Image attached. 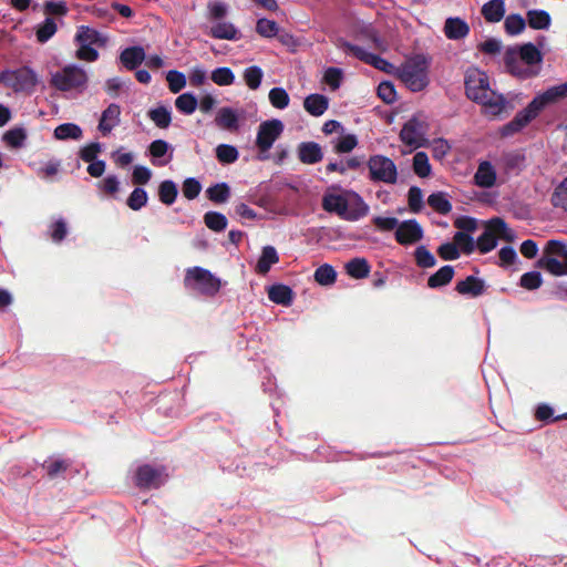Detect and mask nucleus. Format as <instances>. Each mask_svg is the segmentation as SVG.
<instances>
[{
    "mask_svg": "<svg viewBox=\"0 0 567 567\" xmlns=\"http://www.w3.org/2000/svg\"><path fill=\"white\" fill-rule=\"evenodd\" d=\"M58 25L53 18L47 17L45 20L38 25V42L44 43L49 41L56 32Z\"/></svg>",
    "mask_w": 567,
    "mask_h": 567,
    "instance_id": "nucleus-54",
    "label": "nucleus"
},
{
    "mask_svg": "<svg viewBox=\"0 0 567 567\" xmlns=\"http://www.w3.org/2000/svg\"><path fill=\"white\" fill-rule=\"evenodd\" d=\"M476 103L483 105L485 113L496 116L505 110L507 101L504 95L497 94L491 89V94H486L485 99L478 100Z\"/></svg>",
    "mask_w": 567,
    "mask_h": 567,
    "instance_id": "nucleus-23",
    "label": "nucleus"
},
{
    "mask_svg": "<svg viewBox=\"0 0 567 567\" xmlns=\"http://www.w3.org/2000/svg\"><path fill=\"white\" fill-rule=\"evenodd\" d=\"M166 476L164 466L143 464L136 468L134 481L141 489H153L161 487Z\"/></svg>",
    "mask_w": 567,
    "mask_h": 567,
    "instance_id": "nucleus-8",
    "label": "nucleus"
},
{
    "mask_svg": "<svg viewBox=\"0 0 567 567\" xmlns=\"http://www.w3.org/2000/svg\"><path fill=\"white\" fill-rule=\"evenodd\" d=\"M0 83L16 92L24 91L35 84V71L30 68L0 71Z\"/></svg>",
    "mask_w": 567,
    "mask_h": 567,
    "instance_id": "nucleus-10",
    "label": "nucleus"
},
{
    "mask_svg": "<svg viewBox=\"0 0 567 567\" xmlns=\"http://www.w3.org/2000/svg\"><path fill=\"white\" fill-rule=\"evenodd\" d=\"M279 27L276 21L266 18L259 19L256 23V32L264 38L277 35Z\"/></svg>",
    "mask_w": 567,
    "mask_h": 567,
    "instance_id": "nucleus-57",
    "label": "nucleus"
},
{
    "mask_svg": "<svg viewBox=\"0 0 567 567\" xmlns=\"http://www.w3.org/2000/svg\"><path fill=\"white\" fill-rule=\"evenodd\" d=\"M504 28L507 34H520L526 28L525 19L518 13H512L506 17Z\"/></svg>",
    "mask_w": 567,
    "mask_h": 567,
    "instance_id": "nucleus-46",
    "label": "nucleus"
},
{
    "mask_svg": "<svg viewBox=\"0 0 567 567\" xmlns=\"http://www.w3.org/2000/svg\"><path fill=\"white\" fill-rule=\"evenodd\" d=\"M76 41L80 44H97V45H104L105 39L101 35L100 32H97L95 29H92L86 25H81L76 33Z\"/></svg>",
    "mask_w": 567,
    "mask_h": 567,
    "instance_id": "nucleus-34",
    "label": "nucleus"
},
{
    "mask_svg": "<svg viewBox=\"0 0 567 567\" xmlns=\"http://www.w3.org/2000/svg\"><path fill=\"white\" fill-rule=\"evenodd\" d=\"M470 27L461 18H447L444 23V34L450 40H461L468 35Z\"/></svg>",
    "mask_w": 567,
    "mask_h": 567,
    "instance_id": "nucleus-22",
    "label": "nucleus"
},
{
    "mask_svg": "<svg viewBox=\"0 0 567 567\" xmlns=\"http://www.w3.org/2000/svg\"><path fill=\"white\" fill-rule=\"evenodd\" d=\"M279 261L277 250L272 246H265L261 250V255L256 265V272L259 275H266L269 272L272 265Z\"/></svg>",
    "mask_w": 567,
    "mask_h": 567,
    "instance_id": "nucleus-28",
    "label": "nucleus"
},
{
    "mask_svg": "<svg viewBox=\"0 0 567 567\" xmlns=\"http://www.w3.org/2000/svg\"><path fill=\"white\" fill-rule=\"evenodd\" d=\"M2 141L11 148H21L25 144L27 132L22 126L13 127L2 135Z\"/></svg>",
    "mask_w": 567,
    "mask_h": 567,
    "instance_id": "nucleus-36",
    "label": "nucleus"
},
{
    "mask_svg": "<svg viewBox=\"0 0 567 567\" xmlns=\"http://www.w3.org/2000/svg\"><path fill=\"white\" fill-rule=\"evenodd\" d=\"M97 187L105 195L113 196L120 189V181L115 175H107L105 178L97 183Z\"/></svg>",
    "mask_w": 567,
    "mask_h": 567,
    "instance_id": "nucleus-62",
    "label": "nucleus"
},
{
    "mask_svg": "<svg viewBox=\"0 0 567 567\" xmlns=\"http://www.w3.org/2000/svg\"><path fill=\"white\" fill-rule=\"evenodd\" d=\"M284 128V123L277 118L262 122L258 126L256 136V146L259 152L267 153L272 147L274 143L280 137Z\"/></svg>",
    "mask_w": 567,
    "mask_h": 567,
    "instance_id": "nucleus-9",
    "label": "nucleus"
},
{
    "mask_svg": "<svg viewBox=\"0 0 567 567\" xmlns=\"http://www.w3.org/2000/svg\"><path fill=\"white\" fill-rule=\"evenodd\" d=\"M413 171L421 178L431 174V164L425 152H417L413 156Z\"/></svg>",
    "mask_w": 567,
    "mask_h": 567,
    "instance_id": "nucleus-49",
    "label": "nucleus"
},
{
    "mask_svg": "<svg viewBox=\"0 0 567 567\" xmlns=\"http://www.w3.org/2000/svg\"><path fill=\"white\" fill-rule=\"evenodd\" d=\"M204 223L210 230L216 233L223 231L227 227L226 216L218 212H207L204 215Z\"/></svg>",
    "mask_w": 567,
    "mask_h": 567,
    "instance_id": "nucleus-45",
    "label": "nucleus"
},
{
    "mask_svg": "<svg viewBox=\"0 0 567 567\" xmlns=\"http://www.w3.org/2000/svg\"><path fill=\"white\" fill-rule=\"evenodd\" d=\"M453 239L458 250L461 249L465 255H470L475 250L476 245L470 234L457 231Z\"/></svg>",
    "mask_w": 567,
    "mask_h": 567,
    "instance_id": "nucleus-58",
    "label": "nucleus"
},
{
    "mask_svg": "<svg viewBox=\"0 0 567 567\" xmlns=\"http://www.w3.org/2000/svg\"><path fill=\"white\" fill-rule=\"evenodd\" d=\"M414 259L420 268H432L436 264L435 257L425 246H419L414 250Z\"/></svg>",
    "mask_w": 567,
    "mask_h": 567,
    "instance_id": "nucleus-53",
    "label": "nucleus"
},
{
    "mask_svg": "<svg viewBox=\"0 0 567 567\" xmlns=\"http://www.w3.org/2000/svg\"><path fill=\"white\" fill-rule=\"evenodd\" d=\"M329 106V100L322 94H310L303 101L305 110L312 116L322 115Z\"/></svg>",
    "mask_w": 567,
    "mask_h": 567,
    "instance_id": "nucleus-27",
    "label": "nucleus"
},
{
    "mask_svg": "<svg viewBox=\"0 0 567 567\" xmlns=\"http://www.w3.org/2000/svg\"><path fill=\"white\" fill-rule=\"evenodd\" d=\"M520 286L527 290L538 289L543 284V278L538 271H528L520 277Z\"/></svg>",
    "mask_w": 567,
    "mask_h": 567,
    "instance_id": "nucleus-61",
    "label": "nucleus"
},
{
    "mask_svg": "<svg viewBox=\"0 0 567 567\" xmlns=\"http://www.w3.org/2000/svg\"><path fill=\"white\" fill-rule=\"evenodd\" d=\"M517 55L527 65H535L543 61L542 52L530 42L520 45Z\"/></svg>",
    "mask_w": 567,
    "mask_h": 567,
    "instance_id": "nucleus-37",
    "label": "nucleus"
},
{
    "mask_svg": "<svg viewBox=\"0 0 567 567\" xmlns=\"http://www.w3.org/2000/svg\"><path fill=\"white\" fill-rule=\"evenodd\" d=\"M482 16L489 23L499 22L505 16L504 0H489L482 7Z\"/></svg>",
    "mask_w": 567,
    "mask_h": 567,
    "instance_id": "nucleus-26",
    "label": "nucleus"
},
{
    "mask_svg": "<svg viewBox=\"0 0 567 567\" xmlns=\"http://www.w3.org/2000/svg\"><path fill=\"white\" fill-rule=\"evenodd\" d=\"M243 76L250 90H257L261 84L264 72L260 66L251 65L245 69Z\"/></svg>",
    "mask_w": 567,
    "mask_h": 567,
    "instance_id": "nucleus-47",
    "label": "nucleus"
},
{
    "mask_svg": "<svg viewBox=\"0 0 567 567\" xmlns=\"http://www.w3.org/2000/svg\"><path fill=\"white\" fill-rule=\"evenodd\" d=\"M369 178L373 183L393 185L398 182V168L395 163L384 155H372L367 162Z\"/></svg>",
    "mask_w": 567,
    "mask_h": 567,
    "instance_id": "nucleus-6",
    "label": "nucleus"
},
{
    "mask_svg": "<svg viewBox=\"0 0 567 567\" xmlns=\"http://www.w3.org/2000/svg\"><path fill=\"white\" fill-rule=\"evenodd\" d=\"M423 238V229L415 219L400 223L395 231V240L400 245H412Z\"/></svg>",
    "mask_w": 567,
    "mask_h": 567,
    "instance_id": "nucleus-12",
    "label": "nucleus"
},
{
    "mask_svg": "<svg viewBox=\"0 0 567 567\" xmlns=\"http://www.w3.org/2000/svg\"><path fill=\"white\" fill-rule=\"evenodd\" d=\"M182 190L184 197L192 200L199 195L202 190V185L196 178L188 177L184 181Z\"/></svg>",
    "mask_w": 567,
    "mask_h": 567,
    "instance_id": "nucleus-63",
    "label": "nucleus"
},
{
    "mask_svg": "<svg viewBox=\"0 0 567 567\" xmlns=\"http://www.w3.org/2000/svg\"><path fill=\"white\" fill-rule=\"evenodd\" d=\"M550 203L555 208H560L567 213V176L554 189Z\"/></svg>",
    "mask_w": 567,
    "mask_h": 567,
    "instance_id": "nucleus-43",
    "label": "nucleus"
},
{
    "mask_svg": "<svg viewBox=\"0 0 567 567\" xmlns=\"http://www.w3.org/2000/svg\"><path fill=\"white\" fill-rule=\"evenodd\" d=\"M349 208L347 220L354 221L365 217L369 214V206L363 198L353 190L347 192Z\"/></svg>",
    "mask_w": 567,
    "mask_h": 567,
    "instance_id": "nucleus-16",
    "label": "nucleus"
},
{
    "mask_svg": "<svg viewBox=\"0 0 567 567\" xmlns=\"http://www.w3.org/2000/svg\"><path fill=\"white\" fill-rule=\"evenodd\" d=\"M43 11L48 17L52 18L53 16H56V17L65 16L68 13L69 9L64 1H58V2L47 1L43 4Z\"/></svg>",
    "mask_w": 567,
    "mask_h": 567,
    "instance_id": "nucleus-64",
    "label": "nucleus"
},
{
    "mask_svg": "<svg viewBox=\"0 0 567 567\" xmlns=\"http://www.w3.org/2000/svg\"><path fill=\"white\" fill-rule=\"evenodd\" d=\"M465 94L473 102L485 99L491 94L488 76L477 68H471L465 73Z\"/></svg>",
    "mask_w": 567,
    "mask_h": 567,
    "instance_id": "nucleus-7",
    "label": "nucleus"
},
{
    "mask_svg": "<svg viewBox=\"0 0 567 567\" xmlns=\"http://www.w3.org/2000/svg\"><path fill=\"white\" fill-rule=\"evenodd\" d=\"M147 115L159 128H167L172 123V113L166 106L152 109Z\"/></svg>",
    "mask_w": 567,
    "mask_h": 567,
    "instance_id": "nucleus-41",
    "label": "nucleus"
},
{
    "mask_svg": "<svg viewBox=\"0 0 567 567\" xmlns=\"http://www.w3.org/2000/svg\"><path fill=\"white\" fill-rule=\"evenodd\" d=\"M215 123L219 128L236 132L239 128V116L231 107L224 106L218 110Z\"/></svg>",
    "mask_w": 567,
    "mask_h": 567,
    "instance_id": "nucleus-19",
    "label": "nucleus"
},
{
    "mask_svg": "<svg viewBox=\"0 0 567 567\" xmlns=\"http://www.w3.org/2000/svg\"><path fill=\"white\" fill-rule=\"evenodd\" d=\"M537 116L538 115L535 113L533 109H530V105L528 104L525 109L517 112L512 121L503 125V127L501 128V135L503 137L513 136L514 134L520 132Z\"/></svg>",
    "mask_w": 567,
    "mask_h": 567,
    "instance_id": "nucleus-13",
    "label": "nucleus"
},
{
    "mask_svg": "<svg viewBox=\"0 0 567 567\" xmlns=\"http://www.w3.org/2000/svg\"><path fill=\"white\" fill-rule=\"evenodd\" d=\"M166 81L172 93H178L186 86L185 74L176 70H171L167 72Z\"/></svg>",
    "mask_w": 567,
    "mask_h": 567,
    "instance_id": "nucleus-56",
    "label": "nucleus"
},
{
    "mask_svg": "<svg viewBox=\"0 0 567 567\" xmlns=\"http://www.w3.org/2000/svg\"><path fill=\"white\" fill-rule=\"evenodd\" d=\"M567 96V82L551 86L537 94L528 104L537 115L548 105L555 104Z\"/></svg>",
    "mask_w": 567,
    "mask_h": 567,
    "instance_id": "nucleus-11",
    "label": "nucleus"
},
{
    "mask_svg": "<svg viewBox=\"0 0 567 567\" xmlns=\"http://www.w3.org/2000/svg\"><path fill=\"white\" fill-rule=\"evenodd\" d=\"M474 183L482 188H491L496 183V171L491 162L483 161L474 174Z\"/></svg>",
    "mask_w": 567,
    "mask_h": 567,
    "instance_id": "nucleus-18",
    "label": "nucleus"
},
{
    "mask_svg": "<svg viewBox=\"0 0 567 567\" xmlns=\"http://www.w3.org/2000/svg\"><path fill=\"white\" fill-rule=\"evenodd\" d=\"M455 275L454 267L445 265L427 278V287L431 289L447 286Z\"/></svg>",
    "mask_w": 567,
    "mask_h": 567,
    "instance_id": "nucleus-29",
    "label": "nucleus"
},
{
    "mask_svg": "<svg viewBox=\"0 0 567 567\" xmlns=\"http://www.w3.org/2000/svg\"><path fill=\"white\" fill-rule=\"evenodd\" d=\"M378 96L386 104H392L396 101V91L394 84L390 81H383L378 86Z\"/></svg>",
    "mask_w": 567,
    "mask_h": 567,
    "instance_id": "nucleus-60",
    "label": "nucleus"
},
{
    "mask_svg": "<svg viewBox=\"0 0 567 567\" xmlns=\"http://www.w3.org/2000/svg\"><path fill=\"white\" fill-rule=\"evenodd\" d=\"M429 68V58L415 54L396 69V75L410 91L421 92L430 83Z\"/></svg>",
    "mask_w": 567,
    "mask_h": 567,
    "instance_id": "nucleus-1",
    "label": "nucleus"
},
{
    "mask_svg": "<svg viewBox=\"0 0 567 567\" xmlns=\"http://www.w3.org/2000/svg\"><path fill=\"white\" fill-rule=\"evenodd\" d=\"M298 157L303 164H317L322 161L323 154L316 142H302L298 146Z\"/></svg>",
    "mask_w": 567,
    "mask_h": 567,
    "instance_id": "nucleus-20",
    "label": "nucleus"
},
{
    "mask_svg": "<svg viewBox=\"0 0 567 567\" xmlns=\"http://www.w3.org/2000/svg\"><path fill=\"white\" fill-rule=\"evenodd\" d=\"M52 84L60 91L82 93L86 89L87 74L76 65H66L52 75Z\"/></svg>",
    "mask_w": 567,
    "mask_h": 567,
    "instance_id": "nucleus-5",
    "label": "nucleus"
},
{
    "mask_svg": "<svg viewBox=\"0 0 567 567\" xmlns=\"http://www.w3.org/2000/svg\"><path fill=\"white\" fill-rule=\"evenodd\" d=\"M322 208L328 213H336L339 217L347 220L349 208L347 194H326L322 198Z\"/></svg>",
    "mask_w": 567,
    "mask_h": 567,
    "instance_id": "nucleus-14",
    "label": "nucleus"
},
{
    "mask_svg": "<svg viewBox=\"0 0 567 567\" xmlns=\"http://www.w3.org/2000/svg\"><path fill=\"white\" fill-rule=\"evenodd\" d=\"M216 157L221 164H233L238 157V150L228 144H220L216 147Z\"/></svg>",
    "mask_w": 567,
    "mask_h": 567,
    "instance_id": "nucleus-50",
    "label": "nucleus"
},
{
    "mask_svg": "<svg viewBox=\"0 0 567 567\" xmlns=\"http://www.w3.org/2000/svg\"><path fill=\"white\" fill-rule=\"evenodd\" d=\"M210 37L214 39H221V40H238L239 39V31L236 29V27L229 22H218L217 24L213 25L208 32Z\"/></svg>",
    "mask_w": 567,
    "mask_h": 567,
    "instance_id": "nucleus-32",
    "label": "nucleus"
},
{
    "mask_svg": "<svg viewBox=\"0 0 567 567\" xmlns=\"http://www.w3.org/2000/svg\"><path fill=\"white\" fill-rule=\"evenodd\" d=\"M370 270L371 266L365 258H352L346 264L347 274L354 279L367 278Z\"/></svg>",
    "mask_w": 567,
    "mask_h": 567,
    "instance_id": "nucleus-30",
    "label": "nucleus"
},
{
    "mask_svg": "<svg viewBox=\"0 0 567 567\" xmlns=\"http://www.w3.org/2000/svg\"><path fill=\"white\" fill-rule=\"evenodd\" d=\"M427 204L439 214L447 215L452 210V204L444 193H433L427 197Z\"/></svg>",
    "mask_w": 567,
    "mask_h": 567,
    "instance_id": "nucleus-40",
    "label": "nucleus"
},
{
    "mask_svg": "<svg viewBox=\"0 0 567 567\" xmlns=\"http://www.w3.org/2000/svg\"><path fill=\"white\" fill-rule=\"evenodd\" d=\"M210 79L219 86H228L235 82V74L230 68L220 66L212 71Z\"/></svg>",
    "mask_w": 567,
    "mask_h": 567,
    "instance_id": "nucleus-48",
    "label": "nucleus"
},
{
    "mask_svg": "<svg viewBox=\"0 0 567 567\" xmlns=\"http://www.w3.org/2000/svg\"><path fill=\"white\" fill-rule=\"evenodd\" d=\"M268 298L277 305L290 306L293 300V291L289 286L276 284L269 287Z\"/></svg>",
    "mask_w": 567,
    "mask_h": 567,
    "instance_id": "nucleus-25",
    "label": "nucleus"
},
{
    "mask_svg": "<svg viewBox=\"0 0 567 567\" xmlns=\"http://www.w3.org/2000/svg\"><path fill=\"white\" fill-rule=\"evenodd\" d=\"M486 285L482 278L467 276L464 280H460L455 285V291L462 296L476 298L485 292Z\"/></svg>",
    "mask_w": 567,
    "mask_h": 567,
    "instance_id": "nucleus-15",
    "label": "nucleus"
},
{
    "mask_svg": "<svg viewBox=\"0 0 567 567\" xmlns=\"http://www.w3.org/2000/svg\"><path fill=\"white\" fill-rule=\"evenodd\" d=\"M518 59L517 52L514 49H508L504 56L505 66L511 74L523 79L527 78L529 74L527 70L520 65Z\"/></svg>",
    "mask_w": 567,
    "mask_h": 567,
    "instance_id": "nucleus-35",
    "label": "nucleus"
},
{
    "mask_svg": "<svg viewBox=\"0 0 567 567\" xmlns=\"http://www.w3.org/2000/svg\"><path fill=\"white\" fill-rule=\"evenodd\" d=\"M178 189L173 181H164L158 186L159 200L165 205H172L177 197Z\"/></svg>",
    "mask_w": 567,
    "mask_h": 567,
    "instance_id": "nucleus-42",
    "label": "nucleus"
},
{
    "mask_svg": "<svg viewBox=\"0 0 567 567\" xmlns=\"http://www.w3.org/2000/svg\"><path fill=\"white\" fill-rule=\"evenodd\" d=\"M400 138L404 144L409 146H420L422 133L420 132V123L417 120L412 118L403 125L400 132Z\"/></svg>",
    "mask_w": 567,
    "mask_h": 567,
    "instance_id": "nucleus-24",
    "label": "nucleus"
},
{
    "mask_svg": "<svg viewBox=\"0 0 567 567\" xmlns=\"http://www.w3.org/2000/svg\"><path fill=\"white\" fill-rule=\"evenodd\" d=\"M184 284L186 287L196 289L207 297H214L221 287L220 279L215 277L209 270L202 267L188 268L186 270Z\"/></svg>",
    "mask_w": 567,
    "mask_h": 567,
    "instance_id": "nucleus-4",
    "label": "nucleus"
},
{
    "mask_svg": "<svg viewBox=\"0 0 567 567\" xmlns=\"http://www.w3.org/2000/svg\"><path fill=\"white\" fill-rule=\"evenodd\" d=\"M175 106L181 113L189 115L196 111L198 101L193 93L186 92L177 96Z\"/></svg>",
    "mask_w": 567,
    "mask_h": 567,
    "instance_id": "nucleus-38",
    "label": "nucleus"
},
{
    "mask_svg": "<svg viewBox=\"0 0 567 567\" xmlns=\"http://www.w3.org/2000/svg\"><path fill=\"white\" fill-rule=\"evenodd\" d=\"M537 265L553 276H567V243L558 239L548 240L544 248V257Z\"/></svg>",
    "mask_w": 567,
    "mask_h": 567,
    "instance_id": "nucleus-3",
    "label": "nucleus"
},
{
    "mask_svg": "<svg viewBox=\"0 0 567 567\" xmlns=\"http://www.w3.org/2000/svg\"><path fill=\"white\" fill-rule=\"evenodd\" d=\"M408 205H409V209L414 214H417L422 210L423 193L420 187H417V186L410 187L409 193H408Z\"/></svg>",
    "mask_w": 567,
    "mask_h": 567,
    "instance_id": "nucleus-59",
    "label": "nucleus"
},
{
    "mask_svg": "<svg viewBox=\"0 0 567 567\" xmlns=\"http://www.w3.org/2000/svg\"><path fill=\"white\" fill-rule=\"evenodd\" d=\"M121 107L115 103H111L103 112L99 122V131L103 135H107L118 125Z\"/></svg>",
    "mask_w": 567,
    "mask_h": 567,
    "instance_id": "nucleus-17",
    "label": "nucleus"
},
{
    "mask_svg": "<svg viewBox=\"0 0 567 567\" xmlns=\"http://www.w3.org/2000/svg\"><path fill=\"white\" fill-rule=\"evenodd\" d=\"M337 279V272L334 268L328 264L318 267L315 271V280L322 285H332Z\"/></svg>",
    "mask_w": 567,
    "mask_h": 567,
    "instance_id": "nucleus-51",
    "label": "nucleus"
},
{
    "mask_svg": "<svg viewBox=\"0 0 567 567\" xmlns=\"http://www.w3.org/2000/svg\"><path fill=\"white\" fill-rule=\"evenodd\" d=\"M269 102L270 104L279 110H284L289 105L290 97L287 91L282 87H272L269 91Z\"/></svg>",
    "mask_w": 567,
    "mask_h": 567,
    "instance_id": "nucleus-52",
    "label": "nucleus"
},
{
    "mask_svg": "<svg viewBox=\"0 0 567 567\" xmlns=\"http://www.w3.org/2000/svg\"><path fill=\"white\" fill-rule=\"evenodd\" d=\"M145 59V51L140 45L126 48L120 54L121 63L130 71H133L140 66Z\"/></svg>",
    "mask_w": 567,
    "mask_h": 567,
    "instance_id": "nucleus-21",
    "label": "nucleus"
},
{
    "mask_svg": "<svg viewBox=\"0 0 567 567\" xmlns=\"http://www.w3.org/2000/svg\"><path fill=\"white\" fill-rule=\"evenodd\" d=\"M497 238L514 241V231L501 217H493L484 223V231L476 240V248L481 254H487L497 246Z\"/></svg>",
    "mask_w": 567,
    "mask_h": 567,
    "instance_id": "nucleus-2",
    "label": "nucleus"
},
{
    "mask_svg": "<svg viewBox=\"0 0 567 567\" xmlns=\"http://www.w3.org/2000/svg\"><path fill=\"white\" fill-rule=\"evenodd\" d=\"M71 464L70 460L49 458L42 463V468L47 472V476L50 480H54L66 472Z\"/></svg>",
    "mask_w": 567,
    "mask_h": 567,
    "instance_id": "nucleus-31",
    "label": "nucleus"
},
{
    "mask_svg": "<svg viewBox=\"0 0 567 567\" xmlns=\"http://www.w3.org/2000/svg\"><path fill=\"white\" fill-rule=\"evenodd\" d=\"M147 200L148 196L146 190L144 188L136 187L130 194L126 204L132 210H140L147 204Z\"/></svg>",
    "mask_w": 567,
    "mask_h": 567,
    "instance_id": "nucleus-55",
    "label": "nucleus"
},
{
    "mask_svg": "<svg viewBox=\"0 0 567 567\" xmlns=\"http://www.w3.org/2000/svg\"><path fill=\"white\" fill-rule=\"evenodd\" d=\"M526 16L528 25L534 30H546L550 27L551 18L545 10H529Z\"/></svg>",
    "mask_w": 567,
    "mask_h": 567,
    "instance_id": "nucleus-33",
    "label": "nucleus"
},
{
    "mask_svg": "<svg viewBox=\"0 0 567 567\" xmlns=\"http://www.w3.org/2000/svg\"><path fill=\"white\" fill-rule=\"evenodd\" d=\"M207 197L213 203H225L230 196V188L226 183H218L207 188Z\"/></svg>",
    "mask_w": 567,
    "mask_h": 567,
    "instance_id": "nucleus-44",
    "label": "nucleus"
},
{
    "mask_svg": "<svg viewBox=\"0 0 567 567\" xmlns=\"http://www.w3.org/2000/svg\"><path fill=\"white\" fill-rule=\"evenodd\" d=\"M54 137L56 140H79L82 137V130L74 123H64L54 130Z\"/></svg>",
    "mask_w": 567,
    "mask_h": 567,
    "instance_id": "nucleus-39",
    "label": "nucleus"
}]
</instances>
